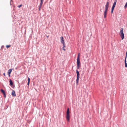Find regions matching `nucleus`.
I'll use <instances>...</instances> for the list:
<instances>
[{"label":"nucleus","instance_id":"obj_10","mask_svg":"<svg viewBox=\"0 0 127 127\" xmlns=\"http://www.w3.org/2000/svg\"><path fill=\"white\" fill-rule=\"evenodd\" d=\"M12 69H10L8 71V74H10L11 72L12 71Z\"/></svg>","mask_w":127,"mask_h":127},{"label":"nucleus","instance_id":"obj_20","mask_svg":"<svg viewBox=\"0 0 127 127\" xmlns=\"http://www.w3.org/2000/svg\"><path fill=\"white\" fill-rule=\"evenodd\" d=\"M65 43H64V44H63V47H65Z\"/></svg>","mask_w":127,"mask_h":127},{"label":"nucleus","instance_id":"obj_1","mask_svg":"<svg viewBox=\"0 0 127 127\" xmlns=\"http://www.w3.org/2000/svg\"><path fill=\"white\" fill-rule=\"evenodd\" d=\"M109 6V2H107L105 5V10L104 12V18H106V15L107 14V12L108 8Z\"/></svg>","mask_w":127,"mask_h":127},{"label":"nucleus","instance_id":"obj_3","mask_svg":"<svg viewBox=\"0 0 127 127\" xmlns=\"http://www.w3.org/2000/svg\"><path fill=\"white\" fill-rule=\"evenodd\" d=\"M123 28H121L119 33L122 39H123L124 37V34L123 32Z\"/></svg>","mask_w":127,"mask_h":127},{"label":"nucleus","instance_id":"obj_6","mask_svg":"<svg viewBox=\"0 0 127 127\" xmlns=\"http://www.w3.org/2000/svg\"><path fill=\"white\" fill-rule=\"evenodd\" d=\"M60 39H61V43L63 44L65 43L63 37L62 36H61L60 37Z\"/></svg>","mask_w":127,"mask_h":127},{"label":"nucleus","instance_id":"obj_8","mask_svg":"<svg viewBox=\"0 0 127 127\" xmlns=\"http://www.w3.org/2000/svg\"><path fill=\"white\" fill-rule=\"evenodd\" d=\"M11 94L12 96H15L16 95L15 91L13 90H12V91Z\"/></svg>","mask_w":127,"mask_h":127},{"label":"nucleus","instance_id":"obj_2","mask_svg":"<svg viewBox=\"0 0 127 127\" xmlns=\"http://www.w3.org/2000/svg\"><path fill=\"white\" fill-rule=\"evenodd\" d=\"M80 55L79 54L77 59V69H79L81 66L80 62Z\"/></svg>","mask_w":127,"mask_h":127},{"label":"nucleus","instance_id":"obj_5","mask_svg":"<svg viewBox=\"0 0 127 127\" xmlns=\"http://www.w3.org/2000/svg\"><path fill=\"white\" fill-rule=\"evenodd\" d=\"M117 0H115L114 3L113 4V5L112 6V9H111V13H112L113 12L114 10V8L115 6L116 2H117Z\"/></svg>","mask_w":127,"mask_h":127},{"label":"nucleus","instance_id":"obj_11","mask_svg":"<svg viewBox=\"0 0 127 127\" xmlns=\"http://www.w3.org/2000/svg\"><path fill=\"white\" fill-rule=\"evenodd\" d=\"M42 4L40 3V5L39 6V10L40 11L41 10V7L42 6Z\"/></svg>","mask_w":127,"mask_h":127},{"label":"nucleus","instance_id":"obj_13","mask_svg":"<svg viewBox=\"0 0 127 127\" xmlns=\"http://www.w3.org/2000/svg\"><path fill=\"white\" fill-rule=\"evenodd\" d=\"M28 82L27 83V85H29V83H30V79L29 78V77L28 78Z\"/></svg>","mask_w":127,"mask_h":127},{"label":"nucleus","instance_id":"obj_18","mask_svg":"<svg viewBox=\"0 0 127 127\" xmlns=\"http://www.w3.org/2000/svg\"><path fill=\"white\" fill-rule=\"evenodd\" d=\"M22 6V4H20V5L18 6V7L19 8H20V7H21Z\"/></svg>","mask_w":127,"mask_h":127},{"label":"nucleus","instance_id":"obj_16","mask_svg":"<svg viewBox=\"0 0 127 127\" xmlns=\"http://www.w3.org/2000/svg\"><path fill=\"white\" fill-rule=\"evenodd\" d=\"M1 92L2 93H4V91L2 89H1Z\"/></svg>","mask_w":127,"mask_h":127},{"label":"nucleus","instance_id":"obj_4","mask_svg":"<svg viewBox=\"0 0 127 127\" xmlns=\"http://www.w3.org/2000/svg\"><path fill=\"white\" fill-rule=\"evenodd\" d=\"M77 73V79L76 80V83L77 84L79 82V81L80 78V74L79 72L77 70H76Z\"/></svg>","mask_w":127,"mask_h":127},{"label":"nucleus","instance_id":"obj_24","mask_svg":"<svg viewBox=\"0 0 127 127\" xmlns=\"http://www.w3.org/2000/svg\"><path fill=\"white\" fill-rule=\"evenodd\" d=\"M63 50H65V49H64V47H63Z\"/></svg>","mask_w":127,"mask_h":127},{"label":"nucleus","instance_id":"obj_17","mask_svg":"<svg viewBox=\"0 0 127 127\" xmlns=\"http://www.w3.org/2000/svg\"><path fill=\"white\" fill-rule=\"evenodd\" d=\"M11 46L10 45H7L6 46V47L7 48H8L9 47H10Z\"/></svg>","mask_w":127,"mask_h":127},{"label":"nucleus","instance_id":"obj_15","mask_svg":"<svg viewBox=\"0 0 127 127\" xmlns=\"http://www.w3.org/2000/svg\"><path fill=\"white\" fill-rule=\"evenodd\" d=\"M124 7L125 8H127V2L126 3V4L124 6Z\"/></svg>","mask_w":127,"mask_h":127},{"label":"nucleus","instance_id":"obj_14","mask_svg":"<svg viewBox=\"0 0 127 127\" xmlns=\"http://www.w3.org/2000/svg\"><path fill=\"white\" fill-rule=\"evenodd\" d=\"M126 59L125 58V67H127V63L126 62Z\"/></svg>","mask_w":127,"mask_h":127},{"label":"nucleus","instance_id":"obj_7","mask_svg":"<svg viewBox=\"0 0 127 127\" xmlns=\"http://www.w3.org/2000/svg\"><path fill=\"white\" fill-rule=\"evenodd\" d=\"M66 118L68 121H69L70 120V114H66Z\"/></svg>","mask_w":127,"mask_h":127},{"label":"nucleus","instance_id":"obj_23","mask_svg":"<svg viewBox=\"0 0 127 127\" xmlns=\"http://www.w3.org/2000/svg\"><path fill=\"white\" fill-rule=\"evenodd\" d=\"M9 76V77H10V74H8Z\"/></svg>","mask_w":127,"mask_h":127},{"label":"nucleus","instance_id":"obj_22","mask_svg":"<svg viewBox=\"0 0 127 127\" xmlns=\"http://www.w3.org/2000/svg\"><path fill=\"white\" fill-rule=\"evenodd\" d=\"M3 75L4 76H5V73H4L3 74Z\"/></svg>","mask_w":127,"mask_h":127},{"label":"nucleus","instance_id":"obj_19","mask_svg":"<svg viewBox=\"0 0 127 127\" xmlns=\"http://www.w3.org/2000/svg\"><path fill=\"white\" fill-rule=\"evenodd\" d=\"M40 0V1H41V2H40V3L43 4V0Z\"/></svg>","mask_w":127,"mask_h":127},{"label":"nucleus","instance_id":"obj_12","mask_svg":"<svg viewBox=\"0 0 127 127\" xmlns=\"http://www.w3.org/2000/svg\"><path fill=\"white\" fill-rule=\"evenodd\" d=\"M66 114H69V111L68 108L67 110Z\"/></svg>","mask_w":127,"mask_h":127},{"label":"nucleus","instance_id":"obj_21","mask_svg":"<svg viewBox=\"0 0 127 127\" xmlns=\"http://www.w3.org/2000/svg\"><path fill=\"white\" fill-rule=\"evenodd\" d=\"M3 95H4V96L5 97V96H6V95H5V93L4 92V93H3Z\"/></svg>","mask_w":127,"mask_h":127},{"label":"nucleus","instance_id":"obj_9","mask_svg":"<svg viewBox=\"0 0 127 127\" xmlns=\"http://www.w3.org/2000/svg\"><path fill=\"white\" fill-rule=\"evenodd\" d=\"M9 82L10 85L11 86H12L13 85V83L12 80L10 79L9 80Z\"/></svg>","mask_w":127,"mask_h":127}]
</instances>
